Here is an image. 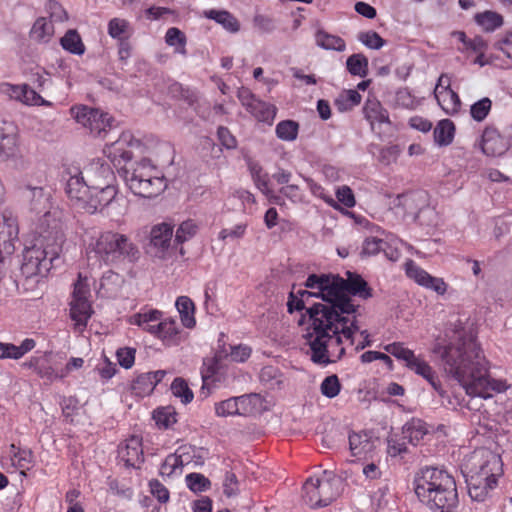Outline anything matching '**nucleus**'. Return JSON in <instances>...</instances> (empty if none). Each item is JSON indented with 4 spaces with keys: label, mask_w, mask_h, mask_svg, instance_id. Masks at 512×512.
<instances>
[{
    "label": "nucleus",
    "mask_w": 512,
    "mask_h": 512,
    "mask_svg": "<svg viewBox=\"0 0 512 512\" xmlns=\"http://www.w3.org/2000/svg\"><path fill=\"white\" fill-rule=\"evenodd\" d=\"M346 274L347 279L331 273L310 274L304 282L305 288L319 289L323 296V303H313L307 309L311 331L304 338L314 364L327 366L344 357L343 338L354 344V335L360 329L359 305L351 297H372V289L361 275L350 271Z\"/></svg>",
    "instance_id": "obj_1"
},
{
    "label": "nucleus",
    "mask_w": 512,
    "mask_h": 512,
    "mask_svg": "<svg viewBox=\"0 0 512 512\" xmlns=\"http://www.w3.org/2000/svg\"><path fill=\"white\" fill-rule=\"evenodd\" d=\"M442 359L445 372L457 380L467 394L484 399L492 392L501 393L508 389L503 380L492 379L480 346L471 335H461L457 341L435 349Z\"/></svg>",
    "instance_id": "obj_2"
},
{
    "label": "nucleus",
    "mask_w": 512,
    "mask_h": 512,
    "mask_svg": "<svg viewBox=\"0 0 512 512\" xmlns=\"http://www.w3.org/2000/svg\"><path fill=\"white\" fill-rule=\"evenodd\" d=\"M418 501L430 512H456L459 506L457 484L446 470L425 466L413 478Z\"/></svg>",
    "instance_id": "obj_3"
},
{
    "label": "nucleus",
    "mask_w": 512,
    "mask_h": 512,
    "mask_svg": "<svg viewBox=\"0 0 512 512\" xmlns=\"http://www.w3.org/2000/svg\"><path fill=\"white\" fill-rule=\"evenodd\" d=\"M473 501L484 502L490 497L503 474V463L499 454L488 448L475 449L466 459L462 470Z\"/></svg>",
    "instance_id": "obj_4"
},
{
    "label": "nucleus",
    "mask_w": 512,
    "mask_h": 512,
    "mask_svg": "<svg viewBox=\"0 0 512 512\" xmlns=\"http://www.w3.org/2000/svg\"><path fill=\"white\" fill-rule=\"evenodd\" d=\"M89 253L108 266L135 264L141 258L138 245L128 235L117 231L100 233L90 244Z\"/></svg>",
    "instance_id": "obj_5"
},
{
    "label": "nucleus",
    "mask_w": 512,
    "mask_h": 512,
    "mask_svg": "<svg viewBox=\"0 0 512 512\" xmlns=\"http://www.w3.org/2000/svg\"><path fill=\"white\" fill-rule=\"evenodd\" d=\"M64 241V233L55 230L53 235H43L32 245L26 246L22 252V274L30 278L49 272L54 261L59 258Z\"/></svg>",
    "instance_id": "obj_6"
},
{
    "label": "nucleus",
    "mask_w": 512,
    "mask_h": 512,
    "mask_svg": "<svg viewBox=\"0 0 512 512\" xmlns=\"http://www.w3.org/2000/svg\"><path fill=\"white\" fill-rule=\"evenodd\" d=\"M119 174L130 191L142 198L157 197L167 187L164 177L156 176V168L148 159L122 167Z\"/></svg>",
    "instance_id": "obj_7"
},
{
    "label": "nucleus",
    "mask_w": 512,
    "mask_h": 512,
    "mask_svg": "<svg viewBox=\"0 0 512 512\" xmlns=\"http://www.w3.org/2000/svg\"><path fill=\"white\" fill-rule=\"evenodd\" d=\"M343 481L333 472L325 470L321 478H308L303 485V498L311 508L330 505L340 496Z\"/></svg>",
    "instance_id": "obj_8"
},
{
    "label": "nucleus",
    "mask_w": 512,
    "mask_h": 512,
    "mask_svg": "<svg viewBox=\"0 0 512 512\" xmlns=\"http://www.w3.org/2000/svg\"><path fill=\"white\" fill-rule=\"evenodd\" d=\"M71 113L79 124L99 137H105L114 121L108 113L87 106L72 108Z\"/></svg>",
    "instance_id": "obj_9"
},
{
    "label": "nucleus",
    "mask_w": 512,
    "mask_h": 512,
    "mask_svg": "<svg viewBox=\"0 0 512 512\" xmlns=\"http://www.w3.org/2000/svg\"><path fill=\"white\" fill-rule=\"evenodd\" d=\"M237 98L246 111L258 121L269 125L273 123L277 113L275 105L257 98L249 88L243 86L238 89Z\"/></svg>",
    "instance_id": "obj_10"
},
{
    "label": "nucleus",
    "mask_w": 512,
    "mask_h": 512,
    "mask_svg": "<svg viewBox=\"0 0 512 512\" xmlns=\"http://www.w3.org/2000/svg\"><path fill=\"white\" fill-rule=\"evenodd\" d=\"M118 189L116 185L100 186L97 189H90L86 197L83 210L89 214L108 212L109 208L117 203Z\"/></svg>",
    "instance_id": "obj_11"
},
{
    "label": "nucleus",
    "mask_w": 512,
    "mask_h": 512,
    "mask_svg": "<svg viewBox=\"0 0 512 512\" xmlns=\"http://www.w3.org/2000/svg\"><path fill=\"white\" fill-rule=\"evenodd\" d=\"M66 174L68 178L66 179L65 192L75 207L83 209L86 197H88L90 192V187L84 173L74 167L68 169Z\"/></svg>",
    "instance_id": "obj_12"
},
{
    "label": "nucleus",
    "mask_w": 512,
    "mask_h": 512,
    "mask_svg": "<svg viewBox=\"0 0 512 512\" xmlns=\"http://www.w3.org/2000/svg\"><path fill=\"white\" fill-rule=\"evenodd\" d=\"M404 266L407 277L412 279L419 286L432 290L438 295H444L446 293L448 285L443 278L430 275L412 259H408Z\"/></svg>",
    "instance_id": "obj_13"
},
{
    "label": "nucleus",
    "mask_w": 512,
    "mask_h": 512,
    "mask_svg": "<svg viewBox=\"0 0 512 512\" xmlns=\"http://www.w3.org/2000/svg\"><path fill=\"white\" fill-rule=\"evenodd\" d=\"M479 148L488 157H499L504 155L511 147L509 139L493 126H487L481 135Z\"/></svg>",
    "instance_id": "obj_14"
},
{
    "label": "nucleus",
    "mask_w": 512,
    "mask_h": 512,
    "mask_svg": "<svg viewBox=\"0 0 512 512\" xmlns=\"http://www.w3.org/2000/svg\"><path fill=\"white\" fill-rule=\"evenodd\" d=\"M90 189L115 185V174L110 165L102 159L91 161L83 170Z\"/></svg>",
    "instance_id": "obj_15"
},
{
    "label": "nucleus",
    "mask_w": 512,
    "mask_h": 512,
    "mask_svg": "<svg viewBox=\"0 0 512 512\" xmlns=\"http://www.w3.org/2000/svg\"><path fill=\"white\" fill-rule=\"evenodd\" d=\"M406 367L417 375L423 377L440 396H444L445 391L442 389L441 382L436 372L427 361L420 356L415 355L414 359H412Z\"/></svg>",
    "instance_id": "obj_16"
},
{
    "label": "nucleus",
    "mask_w": 512,
    "mask_h": 512,
    "mask_svg": "<svg viewBox=\"0 0 512 512\" xmlns=\"http://www.w3.org/2000/svg\"><path fill=\"white\" fill-rule=\"evenodd\" d=\"M119 456L127 467H139L144 462L142 439L138 436L127 439L125 445L119 449Z\"/></svg>",
    "instance_id": "obj_17"
},
{
    "label": "nucleus",
    "mask_w": 512,
    "mask_h": 512,
    "mask_svg": "<svg viewBox=\"0 0 512 512\" xmlns=\"http://www.w3.org/2000/svg\"><path fill=\"white\" fill-rule=\"evenodd\" d=\"M173 236V227L167 223L155 225L150 232V245L157 251L155 255L162 258L169 249Z\"/></svg>",
    "instance_id": "obj_18"
},
{
    "label": "nucleus",
    "mask_w": 512,
    "mask_h": 512,
    "mask_svg": "<svg viewBox=\"0 0 512 512\" xmlns=\"http://www.w3.org/2000/svg\"><path fill=\"white\" fill-rule=\"evenodd\" d=\"M18 225L15 218L3 214L0 217V240L3 241V249L6 254H11L14 251L12 241L17 239ZM4 260L3 252L0 249V263Z\"/></svg>",
    "instance_id": "obj_19"
},
{
    "label": "nucleus",
    "mask_w": 512,
    "mask_h": 512,
    "mask_svg": "<svg viewBox=\"0 0 512 512\" xmlns=\"http://www.w3.org/2000/svg\"><path fill=\"white\" fill-rule=\"evenodd\" d=\"M17 136L12 125H0V160H8L18 155Z\"/></svg>",
    "instance_id": "obj_20"
},
{
    "label": "nucleus",
    "mask_w": 512,
    "mask_h": 512,
    "mask_svg": "<svg viewBox=\"0 0 512 512\" xmlns=\"http://www.w3.org/2000/svg\"><path fill=\"white\" fill-rule=\"evenodd\" d=\"M365 119L372 129L375 124H390L389 113L376 98H368L363 106Z\"/></svg>",
    "instance_id": "obj_21"
},
{
    "label": "nucleus",
    "mask_w": 512,
    "mask_h": 512,
    "mask_svg": "<svg viewBox=\"0 0 512 512\" xmlns=\"http://www.w3.org/2000/svg\"><path fill=\"white\" fill-rule=\"evenodd\" d=\"M349 448L353 456L366 457L375 449V441L368 432H352L349 435Z\"/></svg>",
    "instance_id": "obj_22"
},
{
    "label": "nucleus",
    "mask_w": 512,
    "mask_h": 512,
    "mask_svg": "<svg viewBox=\"0 0 512 512\" xmlns=\"http://www.w3.org/2000/svg\"><path fill=\"white\" fill-rule=\"evenodd\" d=\"M36 342L32 338L24 339L19 346L12 343L0 342V359H20L34 349Z\"/></svg>",
    "instance_id": "obj_23"
},
{
    "label": "nucleus",
    "mask_w": 512,
    "mask_h": 512,
    "mask_svg": "<svg viewBox=\"0 0 512 512\" xmlns=\"http://www.w3.org/2000/svg\"><path fill=\"white\" fill-rule=\"evenodd\" d=\"M428 432L427 423L418 418H412L402 428L403 439L412 445H417Z\"/></svg>",
    "instance_id": "obj_24"
},
{
    "label": "nucleus",
    "mask_w": 512,
    "mask_h": 512,
    "mask_svg": "<svg viewBox=\"0 0 512 512\" xmlns=\"http://www.w3.org/2000/svg\"><path fill=\"white\" fill-rule=\"evenodd\" d=\"M204 16L208 19L214 20L220 24L224 29L231 33H236L240 30V24L237 18L227 10L210 9L204 11Z\"/></svg>",
    "instance_id": "obj_25"
},
{
    "label": "nucleus",
    "mask_w": 512,
    "mask_h": 512,
    "mask_svg": "<svg viewBox=\"0 0 512 512\" xmlns=\"http://www.w3.org/2000/svg\"><path fill=\"white\" fill-rule=\"evenodd\" d=\"M160 332L158 338L167 346H174L180 343V329L174 319H165L158 322Z\"/></svg>",
    "instance_id": "obj_26"
},
{
    "label": "nucleus",
    "mask_w": 512,
    "mask_h": 512,
    "mask_svg": "<svg viewBox=\"0 0 512 512\" xmlns=\"http://www.w3.org/2000/svg\"><path fill=\"white\" fill-rule=\"evenodd\" d=\"M93 313L89 300L71 301L70 317L78 327H86Z\"/></svg>",
    "instance_id": "obj_27"
},
{
    "label": "nucleus",
    "mask_w": 512,
    "mask_h": 512,
    "mask_svg": "<svg viewBox=\"0 0 512 512\" xmlns=\"http://www.w3.org/2000/svg\"><path fill=\"white\" fill-rule=\"evenodd\" d=\"M315 41L317 46L325 50L343 52L346 49V43L344 39L337 35L329 34L322 29L316 31Z\"/></svg>",
    "instance_id": "obj_28"
},
{
    "label": "nucleus",
    "mask_w": 512,
    "mask_h": 512,
    "mask_svg": "<svg viewBox=\"0 0 512 512\" xmlns=\"http://www.w3.org/2000/svg\"><path fill=\"white\" fill-rule=\"evenodd\" d=\"M176 308L180 314L181 322L186 328H193L196 325L194 317L195 305L187 296H180L176 300Z\"/></svg>",
    "instance_id": "obj_29"
},
{
    "label": "nucleus",
    "mask_w": 512,
    "mask_h": 512,
    "mask_svg": "<svg viewBox=\"0 0 512 512\" xmlns=\"http://www.w3.org/2000/svg\"><path fill=\"white\" fill-rule=\"evenodd\" d=\"M438 105L448 115H454L460 111L461 100L458 94L452 89L434 94Z\"/></svg>",
    "instance_id": "obj_30"
},
{
    "label": "nucleus",
    "mask_w": 512,
    "mask_h": 512,
    "mask_svg": "<svg viewBox=\"0 0 512 512\" xmlns=\"http://www.w3.org/2000/svg\"><path fill=\"white\" fill-rule=\"evenodd\" d=\"M60 44L71 54L81 56L85 53V45L76 29H69L60 39Z\"/></svg>",
    "instance_id": "obj_31"
},
{
    "label": "nucleus",
    "mask_w": 512,
    "mask_h": 512,
    "mask_svg": "<svg viewBox=\"0 0 512 512\" xmlns=\"http://www.w3.org/2000/svg\"><path fill=\"white\" fill-rule=\"evenodd\" d=\"M259 380L268 389H276L283 383V374L278 367L267 365L261 369Z\"/></svg>",
    "instance_id": "obj_32"
},
{
    "label": "nucleus",
    "mask_w": 512,
    "mask_h": 512,
    "mask_svg": "<svg viewBox=\"0 0 512 512\" xmlns=\"http://www.w3.org/2000/svg\"><path fill=\"white\" fill-rule=\"evenodd\" d=\"M248 169L251 174L255 186L264 194L269 195L271 189L269 188V175L264 172L262 166L258 162H248Z\"/></svg>",
    "instance_id": "obj_33"
},
{
    "label": "nucleus",
    "mask_w": 512,
    "mask_h": 512,
    "mask_svg": "<svg viewBox=\"0 0 512 512\" xmlns=\"http://www.w3.org/2000/svg\"><path fill=\"white\" fill-rule=\"evenodd\" d=\"M475 22L486 32H493L503 25V17L494 11H484L474 16Z\"/></svg>",
    "instance_id": "obj_34"
},
{
    "label": "nucleus",
    "mask_w": 512,
    "mask_h": 512,
    "mask_svg": "<svg viewBox=\"0 0 512 512\" xmlns=\"http://www.w3.org/2000/svg\"><path fill=\"white\" fill-rule=\"evenodd\" d=\"M454 132L455 126L451 120H441L434 129V140L440 146H447L452 142Z\"/></svg>",
    "instance_id": "obj_35"
},
{
    "label": "nucleus",
    "mask_w": 512,
    "mask_h": 512,
    "mask_svg": "<svg viewBox=\"0 0 512 512\" xmlns=\"http://www.w3.org/2000/svg\"><path fill=\"white\" fill-rule=\"evenodd\" d=\"M50 357L51 353H45L44 355L39 356V363L37 365L35 373L40 378L52 382L57 378H63L65 374L57 372V370L53 367L51 363Z\"/></svg>",
    "instance_id": "obj_36"
},
{
    "label": "nucleus",
    "mask_w": 512,
    "mask_h": 512,
    "mask_svg": "<svg viewBox=\"0 0 512 512\" xmlns=\"http://www.w3.org/2000/svg\"><path fill=\"white\" fill-rule=\"evenodd\" d=\"M346 68L353 76L366 77L368 74V58L361 53L352 54L346 60Z\"/></svg>",
    "instance_id": "obj_37"
},
{
    "label": "nucleus",
    "mask_w": 512,
    "mask_h": 512,
    "mask_svg": "<svg viewBox=\"0 0 512 512\" xmlns=\"http://www.w3.org/2000/svg\"><path fill=\"white\" fill-rule=\"evenodd\" d=\"M299 133V124L294 120H282L275 128V134L278 139L286 142H292L297 139Z\"/></svg>",
    "instance_id": "obj_38"
},
{
    "label": "nucleus",
    "mask_w": 512,
    "mask_h": 512,
    "mask_svg": "<svg viewBox=\"0 0 512 512\" xmlns=\"http://www.w3.org/2000/svg\"><path fill=\"white\" fill-rule=\"evenodd\" d=\"M54 33V27L46 18H38L32 26L30 35L37 41H48Z\"/></svg>",
    "instance_id": "obj_39"
},
{
    "label": "nucleus",
    "mask_w": 512,
    "mask_h": 512,
    "mask_svg": "<svg viewBox=\"0 0 512 512\" xmlns=\"http://www.w3.org/2000/svg\"><path fill=\"white\" fill-rule=\"evenodd\" d=\"M361 95L356 90H348L341 93L334 101V105L340 112H346L361 102Z\"/></svg>",
    "instance_id": "obj_40"
},
{
    "label": "nucleus",
    "mask_w": 512,
    "mask_h": 512,
    "mask_svg": "<svg viewBox=\"0 0 512 512\" xmlns=\"http://www.w3.org/2000/svg\"><path fill=\"white\" fill-rule=\"evenodd\" d=\"M131 389L137 396L144 397L155 389L148 372L139 374L132 382Z\"/></svg>",
    "instance_id": "obj_41"
},
{
    "label": "nucleus",
    "mask_w": 512,
    "mask_h": 512,
    "mask_svg": "<svg viewBox=\"0 0 512 512\" xmlns=\"http://www.w3.org/2000/svg\"><path fill=\"white\" fill-rule=\"evenodd\" d=\"M176 415L173 407H161L154 411L153 419L159 427L167 429L177 422Z\"/></svg>",
    "instance_id": "obj_42"
},
{
    "label": "nucleus",
    "mask_w": 512,
    "mask_h": 512,
    "mask_svg": "<svg viewBox=\"0 0 512 512\" xmlns=\"http://www.w3.org/2000/svg\"><path fill=\"white\" fill-rule=\"evenodd\" d=\"M239 415L251 414L260 404L261 396L257 393L244 394L236 397Z\"/></svg>",
    "instance_id": "obj_43"
},
{
    "label": "nucleus",
    "mask_w": 512,
    "mask_h": 512,
    "mask_svg": "<svg viewBox=\"0 0 512 512\" xmlns=\"http://www.w3.org/2000/svg\"><path fill=\"white\" fill-rule=\"evenodd\" d=\"M171 391L175 397L181 399L183 404H188L193 400L194 394L189 388L187 382L181 378L176 377L171 384Z\"/></svg>",
    "instance_id": "obj_44"
},
{
    "label": "nucleus",
    "mask_w": 512,
    "mask_h": 512,
    "mask_svg": "<svg viewBox=\"0 0 512 512\" xmlns=\"http://www.w3.org/2000/svg\"><path fill=\"white\" fill-rule=\"evenodd\" d=\"M185 480L187 487L194 493L207 491L211 487V481L201 473H189Z\"/></svg>",
    "instance_id": "obj_45"
},
{
    "label": "nucleus",
    "mask_w": 512,
    "mask_h": 512,
    "mask_svg": "<svg viewBox=\"0 0 512 512\" xmlns=\"http://www.w3.org/2000/svg\"><path fill=\"white\" fill-rule=\"evenodd\" d=\"M374 149L379 150L378 160H379V162H381L384 165H389V164L395 162L400 153V149L397 145H391L388 147L380 148L378 145L371 144L369 146V152L374 154Z\"/></svg>",
    "instance_id": "obj_46"
},
{
    "label": "nucleus",
    "mask_w": 512,
    "mask_h": 512,
    "mask_svg": "<svg viewBox=\"0 0 512 512\" xmlns=\"http://www.w3.org/2000/svg\"><path fill=\"white\" fill-rule=\"evenodd\" d=\"M180 455L169 454L161 465L160 473L163 476H172L182 473V461Z\"/></svg>",
    "instance_id": "obj_47"
},
{
    "label": "nucleus",
    "mask_w": 512,
    "mask_h": 512,
    "mask_svg": "<svg viewBox=\"0 0 512 512\" xmlns=\"http://www.w3.org/2000/svg\"><path fill=\"white\" fill-rule=\"evenodd\" d=\"M341 390V383L336 374L327 376L320 385V391L325 397L335 398Z\"/></svg>",
    "instance_id": "obj_48"
},
{
    "label": "nucleus",
    "mask_w": 512,
    "mask_h": 512,
    "mask_svg": "<svg viewBox=\"0 0 512 512\" xmlns=\"http://www.w3.org/2000/svg\"><path fill=\"white\" fill-rule=\"evenodd\" d=\"M492 107V101L488 97H484L471 105V117L477 121H483L489 114Z\"/></svg>",
    "instance_id": "obj_49"
},
{
    "label": "nucleus",
    "mask_w": 512,
    "mask_h": 512,
    "mask_svg": "<svg viewBox=\"0 0 512 512\" xmlns=\"http://www.w3.org/2000/svg\"><path fill=\"white\" fill-rule=\"evenodd\" d=\"M384 349L397 359L404 361L406 365L414 359L415 356V353L412 350L405 348L400 342L387 344L384 346Z\"/></svg>",
    "instance_id": "obj_50"
},
{
    "label": "nucleus",
    "mask_w": 512,
    "mask_h": 512,
    "mask_svg": "<svg viewBox=\"0 0 512 512\" xmlns=\"http://www.w3.org/2000/svg\"><path fill=\"white\" fill-rule=\"evenodd\" d=\"M357 39L369 49L378 50L385 45V40L377 32L372 30L360 32Z\"/></svg>",
    "instance_id": "obj_51"
},
{
    "label": "nucleus",
    "mask_w": 512,
    "mask_h": 512,
    "mask_svg": "<svg viewBox=\"0 0 512 512\" xmlns=\"http://www.w3.org/2000/svg\"><path fill=\"white\" fill-rule=\"evenodd\" d=\"M198 230V226L193 220H187L180 224L175 234V241L177 243H184L191 239Z\"/></svg>",
    "instance_id": "obj_52"
},
{
    "label": "nucleus",
    "mask_w": 512,
    "mask_h": 512,
    "mask_svg": "<svg viewBox=\"0 0 512 512\" xmlns=\"http://www.w3.org/2000/svg\"><path fill=\"white\" fill-rule=\"evenodd\" d=\"M215 413L219 417L239 415L236 397H231L215 404Z\"/></svg>",
    "instance_id": "obj_53"
},
{
    "label": "nucleus",
    "mask_w": 512,
    "mask_h": 512,
    "mask_svg": "<svg viewBox=\"0 0 512 512\" xmlns=\"http://www.w3.org/2000/svg\"><path fill=\"white\" fill-rule=\"evenodd\" d=\"M165 41L169 46H180L181 49L178 51L182 54L186 53V36L180 29L176 27L169 28L165 35Z\"/></svg>",
    "instance_id": "obj_54"
},
{
    "label": "nucleus",
    "mask_w": 512,
    "mask_h": 512,
    "mask_svg": "<svg viewBox=\"0 0 512 512\" xmlns=\"http://www.w3.org/2000/svg\"><path fill=\"white\" fill-rule=\"evenodd\" d=\"M247 226V223H238L232 228H223L218 234V239L222 241H225L227 239L233 241L240 240L245 236Z\"/></svg>",
    "instance_id": "obj_55"
},
{
    "label": "nucleus",
    "mask_w": 512,
    "mask_h": 512,
    "mask_svg": "<svg viewBox=\"0 0 512 512\" xmlns=\"http://www.w3.org/2000/svg\"><path fill=\"white\" fill-rule=\"evenodd\" d=\"M162 312L156 309L149 310L147 312H140L132 316L131 324L137 326H144L148 323L156 322L161 319Z\"/></svg>",
    "instance_id": "obj_56"
},
{
    "label": "nucleus",
    "mask_w": 512,
    "mask_h": 512,
    "mask_svg": "<svg viewBox=\"0 0 512 512\" xmlns=\"http://www.w3.org/2000/svg\"><path fill=\"white\" fill-rule=\"evenodd\" d=\"M22 102L26 105L33 106H51L52 103L50 101L45 100L35 89L31 88L26 84V89H24L23 100Z\"/></svg>",
    "instance_id": "obj_57"
},
{
    "label": "nucleus",
    "mask_w": 512,
    "mask_h": 512,
    "mask_svg": "<svg viewBox=\"0 0 512 512\" xmlns=\"http://www.w3.org/2000/svg\"><path fill=\"white\" fill-rule=\"evenodd\" d=\"M136 349L131 347L119 348L116 357L119 365L124 369H130L135 362Z\"/></svg>",
    "instance_id": "obj_58"
},
{
    "label": "nucleus",
    "mask_w": 512,
    "mask_h": 512,
    "mask_svg": "<svg viewBox=\"0 0 512 512\" xmlns=\"http://www.w3.org/2000/svg\"><path fill=\"white\" fill-rule=\"evenodd\" d=\"M384 240L371 237L366 238L362 245L361 256H374L382 251Z\"/></svg>",
    "instance_id": "obj_59"
},
{
    "label": "nucleus",
    "mask_w": 512,
    "mask_h": 512,
    "mask_svg": "<svg viewBox=\"0 0 512 512\" xmlns=\"http://www.w3.org/2000/svg\"><path fill=\"white\" fill-rule=\"evenodd\" d=\"M46 8L50 13V17L57 22L68 20V14L63 6L56 0H48Z\"/></svg>",
    "instance_id": "obj_60"
},
{
    "label": "nucleus",
    "mask_w": 512,
    "mask_h": 512,
    "mask_svg": "<svg viewBox=\"0 0 512 512\" xmlns=\"http://www.w3.org/2000/svg\"><path fill=\"white\" fill-rule=\"evenodd\" d=\"M89 295V284L86 282V279H82L81 274H79L78 280L74 284V290L72 293L71 301L88 300Z\"/></svg>",
    "instance_id": "obj_61"
},
{
    "label": "nucleus",
    "mask_w": 512,
    "mask_h": 512,
    "mask_svg": "<svg viewBox=\"0 0 512 512\" xmlns=\"http://www.w3.org/2000/svg\"><path fill=\"white\" fill-rule=\"evenodd\" d=\"M223 492L227 497L238 494L239 484L236 475L232 471H226L223 481Z\"/></svg>",
    "instance_id": "obj_62"
},
{
    "label": "nucleus",
    "mask_w": 512,
    "mask_h": 512,
    "mask_svg": "<svg viewBox=\"0 0 512 512\" xmlns=\"http://www.w3.org/2000/svg\"><path fill=\"white\" fill-rule=\"evenodd\" d=\"M254 26L263 33H270L275 28V21L272 17L263 14H256L253 18Z\"/></svg>",
    "instance_id": "obj_63"
},
{
    "label": "nucleus",
    "mask_w": 512,
    "mask_h": 512,
    "mask_svg": "<svg viewBox=\"0 0 512 512\" xmlns=\"http://www.w3.org/2000/svg\"><path fill=\"white\" fill-rule=\"evenodd\" d=\"M151 494L160 502L166 503L169 500L168 489L157 479H152L149 482Z\"/></svg>",
    "instance_id": "obj_64"
}]
</instances>
